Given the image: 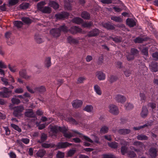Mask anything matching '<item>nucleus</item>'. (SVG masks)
I'll return each mask as SVG.
<instances>
[{
  "label": "nucleus",
  "instance_id": "obj_30",
  "mask_svg": "<svg viewBox=\"0 0 158 158\" xmlns=\"http://www.w3.org/2000/svg\"><path fill=\"white\" fill-rule=\"evenodd\" d=\"M103 26L109 30H113L114 29L115 27L113 25L108 23H104L102 24Z\"/></svg>",
  "mask_w": 158,
  "mask_h": 158
},
{
  "label": "nucleus",
  "instance_id": "obj_42",
  "mask_svg": "<svg viewBox=\"0 0 158 158\" xmlns=\"http://www.w3.org/2000/svg\"><path fill=\"white\" fill-rule=\"evenodd\" d=\"M29 4L28 3H24L20 4V9H25L28 8Z\"/></svg>",
  "mask_w": 158,
  "mask_h": 158
},
{
  "label": "nucleus",
  "instance_id": "obj_52",
  "mask_svg": "<svg viewBox=\"0 0 158 158\" xmlns=\"http://www.w3.org/2000/svg\"><path fill=\"white\" fill-rule=\"evenodd\" d=\"M150 124L149 123H147L142 126H141L138 127H134L133 128H143L145 127L148 128L150 126Z\"/></svg>",
  "mask_w": 158,
  "mask_h": 158
},
{
  "label": "nucleus",
  "instance_id": "obj_60",
  "mask_svg": "<svg viewBox=\"0 0 158 158\" xmlns=\"http://www.w3.org/2000/svg\"><path fill=\"white\" fill-rule=\"evenodd\" d=\"M1 80L3 82V84L5 85H9V82H8V80L2 77L1 78Z\"/></svg>",
  "mask_w": 158,
  "mask_h": 158
},
{
  "label": "nucleus",
  "instance_id": "obj_19",
  "mask_svg": "<svg viewBox=\"0 0 158 158\" xmlns=\"http://www.w3.org/2000/svg\"><path fill=\"white\" fill-rule=\"evenodd\" d=\"M65 120L70 123L73 124L77 125L79 124V123H80V122H79V120H78L77 122L71 116L66 118H65Z\"/></svg>",
  "mask_w": 158,
  "mask_h": 158
},
{
  "label": "nucleus",
  "instance_id": "obj_48",
  "mask_svg": "<svg viewBox=\"0 0 158 158\" xmlns=\"http://www.w3.org/2000/svg\"><path fill=\"white\" fill-rule=\"evenodd\" d=\"M126 109L127 110H130L133 108V105L130 103H127L125 105Z\"/></svg>",
  "mask_w": 158,
  "mask_h": 158
},
{
  "label": "nucleus",
  "instance_id": "obj_15",
  "mask_svg": "<svg viewBox=\"0 0 158 158\" xmlns=\"http://www.w3.org/2000/svg\"><path fill=\"white\" fill-rule=\"evenodd\" d=\"M148 106V107L151 108L153 112H155L156 110H158V107L157 106L156 103L155 102L149 103Z\"/></svg>",
  "mask_w": 158,
  "mask_h": 158
},
{
  "label": "nucleus",
  "instance_id": "obj_50",
  "mask_svg": "<svg viewBox=\"0 0 158 158\" xmlns=\"http://www.w3.org/2000/svg\"><path fill=\"white\" fill-rule=\"evenodd\" d=\"M123 73L126 77H128L131 74V71L129 69H126L123 71Z\"/></svg>",
  "mask_w": 158,
  "mask_h": 158
},
{
  "label": "nucleus",
  "instance_id": "obj_24",
  "mask_svg": "<svg viewBox=\"0 0 158 158\" xmlns=\"http://www.w3.org/2000/svg\"><path fill=\"white\" fill-rule=\"evenodd\" d=\"M81 16L84 19H89L90 18L89 13L86 11L82 12L81 14Z\"/></svg>",
  "mask_w": 158,
  "mask_h": 158
},
{
  "label": "nucleus",
  "instance_id": "obj_34",
  "mask_svg": "<svg viewBox=\"0 0 158 158\" xmlns=\"http://www.w3.org/2000/svg\"><path fill=\"white\" fill-rule=\"evenodd\" d=\"M25 115L29 117H33L34 116L32 110L31 109L29 110L25 113Z\"/></svg>",
  "mask_w": 158,
  "mask_h": 158
},
{
  "label": "nucleus",
  "instance_id": "obj_56",
  "mask_svg": "<svg viewBox=\"0 0 158 158\" xmlns=\"http://www.w3.org/2000/svg\"><path fill=\"white\" fill-rule=\"evenodd\" d=\"M47 138V135L44 133H43L41 135V142H44Z\"/></svg>",
  "mask_w": 158,
  "mask_h": 158
},
{
  "label": "nucleus",
  "instance_id": "obj_49",
  "mask_svg": "<svg viewBox=\"0 0 158 158\" xmlns=\"http://www.w3.org/2000/svg\"><path fill=\"white\" fill-rule=\"evenodd\" d=\"M103 56L102 55H101L98 58V59L97 61V64H100L103 63L104 60Z\"/></svg>",
  "mask_w": 158,
  "mask_h": 158
},
{
  "label": "nucleus",
  "instance_id": "obj_17",
  "mask_svg": "<svg viewBox=\"0 0 158 158\" xmlns=\"http://www.w3.org/2000/svg\"><path fill=\"white\" fill-rule=\"evenodd\" d=\"M126 23L130 27H133L136 25L135 20L131 18H128L126 19Z\"/></svg>",
  "mask_w": 158,
  "mask_h": 158
},
{
  "label": "nucleus",
  "instance_id": "obj_58",
  "mask_svg": "<svg viewBox=\"0 0 158 158\" xmlns=\"http://www.w3.org/2000/svg\"><path fill=\"white\" fill-rule=\"evenodd\" d=\"M141 52L143 55L147 56L148 54V48H144L142 50Z\"/></svg>",
  "mask_w": 158,
  "mask_h": 158
},
{
  "label": "nucleus",
  "instance_id": "obj_12",
  "mask_svg": "<svg viewBox=\"0 0 158 158\" xmlns=\"http://www.w3.org/2000/svg\"><path fill=\"white\" fill-rule=\"evenodd\" d=\"M148 113V110L146 106H143L142 107L141 112L140 114L141 116L143 118H145L147 116Z\"/></svg>",
  "mask_w": 158,
  "mask_h": 158
},
{
  "label": "nucleus",
  "instance_id": "obj_26",
  "mask_svg": "<svg viewBox=\"0 0 158 158\" xmlns=\"http://www.w3.org/2000/svg\"><path fill=\"white\" fill-rule=\"evenodd\" d=\"M44 64L45 67L48 68L52 64L51 62V58L50 57L46 58L44 61Z\"/></svg>",
  "mask_w": 158,
  "mask_h": 158
},
{
  "label": "nucleus",
  "instance_id": "obj_21",
  "mask_svg": "<svg viewBox=\"0 0 158 158\" xmlns=\"http://www.w3.org/2000/svg\"><path fill=\"white\" fill-rule=\"evenodd\" d=\"M67 40L68 42L70 44H76L79 43L78 40L77 39L73 38L71 36L68 37Z\"/></svg>",
  "mask_w": 158,
  "mask_h": 158
},
{
  "label": "nucleus",
  "instance_id": "obj_31",
  "mask_svg": "<svg viewBox=\"0 0 158 158\" xmlns=\"http://www.w3.org/2000/svg\"><path fill=\"white\" fill-rule=\"evenodd\" d=\"M46 151L44 149H40L36 153L37 156L41 158L42 157L46 154Z\"/></svg>",
  "mask_w": 158,
  "mask_h": 158
},
{
  "label": "nucleus",
  "instance_id": "obj_55",
  "mask_svg": "<svg viewBox=\"0 0 158 158\" xmlns=\"http://www.w3.org/2000/svg\"><path fill=\"white\" fill-rule=\"evenodd\" d=\"M139 96L140 98L141 101H144L146 99V97L144 94L143 93H140L139 94Z\"/></svg>",
  "mask_w": 158,
  "mask_h": 158
},
{
  "label": "nucleus",
  "instance_id": "obj_10",
  "mask_svg": "<svg viewBox=\"0 0 158 158\" xmlns=\"http://www.w3.org/2000/svg\"><path fill=\"white\" fill-rule=\"evenodd\" d=\"M71 145V143L67 142H60L56 145V147L57 149H60L66 148Z\"/></svg>",
  "mask_w": 158,
  "mask_h": 158
},
{
  "label": "nucleus",
  "instance_id": "obj_16",
  "mask_svg": "<svg viewBox=\"0 0 158 158\" xmlns=\"http://www.w3.org/2000/svg\"><path fill=\"white\" fill-rule=\"evenodd\" d=\"M35 41L38 44H41L44 42L43 38L38 33H36L34 36Z\"/></svg>",
  "mask_w": 158,
  "mask_h": 158
},
{
  "label": "nucleus",
  "instance_id": "obj_54",
  "mask_svg": "<svg viewBox=\"0 0 158 158\" xmlns=\"http://www.w3.org/2000/svg\"><path fill=\"white\" fill-rule=\"evenodd\" d=\"M93 24V23L91 22H86L83 23V26L84 27H89L91 26Z\"/></svg>",
  "mask_w": 158,
  "mask_h": 158
},
{
  "label": "nucleus",
  "instance_id": "obj_4",
  "mask_svg": "<svg viewBox=\"0 0 158 158\" xmlns=\"http://www.w3.org/2000/svg\"><path fill=\"white\" fill-rule=\"evenodd\" d=\"M50 35L53 37L57 38L60 35V30L58 28L52 29L50 31Z\"/></svg>",
  "mask_w": 158,
  "mask_h": 158
},
{
  "label": "nucleus",
  "instance_id": "obj_5",
  "mask_svg": "<svg viewBox=\"0 0 158 158\" xmlns=\"http://www.w3.org/2000/svg\"><path fill=\"white\" fill-rule=\"evenodd\" d=\"M114 98L117 102L121 103H124L126 100V98L124 96L120 94L115 95Z\"/></svg>",
  "mask_w": 158,
  "mask_h": 158
},
{
  "label": "nucleus",
  "instance_id": "obj_41",
  "mask_svg": "<svg viewBox=\"0 0 158 158\" xmlns=\"http://www.w3.org/2000/svg\"><path fill=\"white\" fill-rule=\"evenodd\" d=\"M131 53L134 56H137L139 54V51L135 48H132L131 50Z\"/></svg>",
  "mask_w": 158,
  "mask_h": 158
},
{
  "label": "nucleus",
  "instance_id": "obj_57",
  "mask_svg": "<svg viewBox=\"0 0 158 158\" xmlns=\"http://www.w3.org/2000/svg\"><path fill=\"white\" fill-rule=\"evenodd\" d=\"M119 131L120 133L124 131V133L123 134H125L129 133L130 132V130L129 129H120Z\"/></svg>",
  "mask_w": 158,
  "mask_h": 158
},
{
  "label": "nucleus",
  "instance_id": "obj_6",
  "mask_svg": "<svg viewBox=\"0 0 158 158\" xmlns=\"http://www.w3.org/2000/svg\"><path fill=\"white\" fill-rule=\"evenodd\" d=\"M109 112L114 115H117L118 114L119 111L117 106L114 105H111L109 106Z\"/></svg>",
  "mask_w": 158,
  "mask_h": 158
},
{
  "label": "nucleus",
  "instance_id": "obj_23",
  "mask_svg": "<svg viewBox=\"0 0 158 158\" xmlns=\"http://www.w3.org/2000/svg\"><path fill=\"white\" fill-rule=\"evenodd\" d=\"M46 90L45 87L43 86L38 87L35 88V91L40 94H42L45 92Z\"/></svg>",
  "mask_w": 158,
  "mask_h": 158
},
{
  "label": "nucleus",
  "instance_id": "obj_53",
  "mask_svg": "<svg viewBox=\"0 0 158 158\" xmlns=\"http://www.w3.org/2000/svg\"><path fill=\"white\" fill-rule=\"evenodd\" d=\"M14 27L19 29L20 28V22L18 21H15L14 22Z\"/></svg>",
  "mask_w": 158,
  "mask_h": 158
},
{
  "label": "nucleus",
  "instance_id": "obj_45",
  "mask_svg": "<svg viewBox=\"0 0 158 158\" xmlns=\"http://www.w3.org/2000/svg\"><path fill=\"white\" fill-rule=\"evenodd\" d=\"M22 21L27 24H29L31 23V20L29 18L23 17L21 18Z\"/></svg>",
  "mask_w": 158,
  "mask_h": 158
},
{
  "label": "nucleus",
  "instance_id": "obj_62",
  "mask_svg": "<svg viewBox=\"0 0 158 158\" xmlns=\"http://www.w3.org/2000/svg\"><path fill=\"white\" fill-rule=\"evenodd\" d=\"M103 158H116L115 156L113 155H104Z\"/></svg>",
  "mask_w": 158,
  "mask_h": 158
},
{
  "label": "nucleus",
  "instance_id": "obj_20",
  "mask_svg": "<svg viewBox=\"0 0 158 158\" xmlns=\"http://www.w3.org/2000/svg\"><path fill=\"white\" fill-rule=\"evenodd\" d=\"M149 154L151 158H155L157 154L156 149L153 148H151L149 150Z\"/></svg>",
  "mask_w": 158,
  "mask_h": 158
},
{
  "label": "nucleus",
  "instance_id": "obj_18",
  "mask_svg": "<svg viewBox=\"0 0 158 158\" xmlns=\"http://www.w3.org/2000/svg\"><path fill=\"white\" fill-rule=\"evenodd\" d=\"M72 34H75L77 32H80L81 31V29L79 27L76 26L72 27L69 31Z\"/></svg>",
  "mask_w": 158,
  "mask_h": 158
},
{
  "label": "nucleus",
  "instance_id": "obj_13",
  "mask_svg": "<svg viewBox=\"0 0 158 158\" xmlns=\"http://www.w3.org/2000/svg\"><path fill=\"white\" fill-rule=\"evenodd\" d=\"M96 76L99 81L104 80L106 78L105 74L101 71L96 72Z\"/></svg>",
  "mask_w": 158,
  "mask_h": 158
},
{
  "label": "nucleus",
  "instance_id": "obj_59",
  "mask_svg": "<svg viewBox=\"0 0 158 158\" xmlns=\"http://www.w3.org/2000/svg\"><path fill=\"white\" fill-rule=\"evenodd\" d=\"M75 152V150L74 149H71L70 150L68 153V156H71L73 155Z\"/></svg>",
  "mask_w": 158,
  "mask_h": 158
},
{
  "label": "nucleus",
  "instance_id": "obj_47",
  "mask_svg": "<svg viewBox=\"0 0 158 158\" xmlns=\"http://www.w3.org/2000/svg\"><path fill=\"white\" fill-rule=\"evenodd\" d=\"M126 56L127 60L129 61L133 60L134 59V56L131 53H129Z\"/></svg>",
  "mask_w": 158,
  "mask_h": 158
},
{
  "label": "nucleus",
  "instance_id": "obj_36",
  "mask_svg": "<svg viewBox=\"0 0 158 158\" xmlns=\"http://www.w3.org/2000/svg\"><path fill=\"white\" fill-rule=\"evenodd\" d=\"M111 19L117 23H120L122 21V19L119 16H113L111 17Z\"/></svg>",
  "mask_w": 158,
  "mask_h": 158
},
{
  "label": "nucleus",
  "instance_id": "obj_46",
  "mask_svg": "<svg viewBox=\"0 0 158 158\" xmlns=\"http://www.w3.org/2000/svg\"><path fill=\"white\" fill-rule=\"evenodd\" d=\"M108 145L112 148H116L118 147V144L115 142L108 143Z\"/></svg>",
  "mask_w": 158,
  "mask_h": 158
},
{
  "label": "nucleus",
  "instance_id": "obj_14",
  "mask_svg": "<svg viewBox=\"0 0 158 158\" xmlns=\"http://www.w3.org/2000/svg\"><path fill=\"white\" fill-rule=\"evenodd\" d=\"M30 94L27 92H26L23 96L20 95V101L23 103H27L28 101L27 98L30 97Z\"/></svg>",
  "mask_w": 158,
  "mask_h": 158
},
{
  "label": "nucleus",
  "instance_id": "obj_22",
  "mask_svg": "<svg viewBox=\"0 0 158 158\" xmlns=\"http://www.w3.org/2000/svg\"><path fill=\"white\" fill-rule=\"evenodd\" d=\"M20 96H14L11 99V101L12 103L14 104L18 105L20 103V100L19 98Z\"/></svg>",
  "mask_w": 158,
  "mask_h": 158
},
{
  "label": "nucleus",
  "instance_id": "obj_37",
  "mask_svg": "<svg viewBox=\"0 0 158 158\" xmlns=\"http://www.w3.org/2000/svg\"><path fill=\"white\" fill-rule=\"evenodd\" d=\"M145 38H141L140 37H138L136 38L134 40V42L135 43H142L145 40Z\"/></svg>",
  "mask_w": 158,
  "mask_h": 158
},
{
  "label": "nucleus",
  "instance_id": "obj_1",
  "mask_svg": "<svg viewBox=\"0 0 158 158\" xmlns=\"http://www.w3.org/2000/svg\"><path fill=\"white\" fill-rule=\"evenodd\" d=\"M46 4L45 1H41L37 5L38 9L44 13L49 14L51 12V9L48 6H43Z\"/></svg>",
  "mask_w": 158,
  "mask_h": 158
},
{
  "label": "nucleus",
  "instance_id": "obj_11",
  "mask_svg": "<svg viewBox=\"0 0 158 158\" xmlns=\"http://www.w3.org/2000/svg\"><path fill=\"white\" fill-rule=\"evenodd\" d=\"M100 33L99 29L95 28L89 32L88 34V36L89 37L95 36L98 35Z\"/></svg>",
  "mask_w": 158,
  "mask_h": 158
},
{
  "label": "nucleus",
  "instance_id": "obj_51",
  "mask_svg": "<svg viewBox=\"0 0 158 158\" xmlns=\"http://www.w3.org/2000/svg\"><path fill=\"white\" fill-rule=\"evenodd\" d=\"M50 130L49 131L50 135L52 136L53 135H55L57 132V129H50Z\"/></svg>",
  "mask_w": 158,
  "mask_h": 158
},
{
  "label": "nucleus",
  "instance_id": "obj_3",
  "mask_svg": "<svg viewBox=\"0 0 158 158\" xmlns=\"http://www.w3.org/2000/svg\"><path fill=\"white\" fill-rule=\"evenodd\" d=\"M2 90L0 92V96L2 98L9 97L12 93V91L9 90L8 88L5 87L2 88Z\"/></svg>",
  "mask_w": 158,
  "mask_h": 158
},
{
  "label": "nucleus",
  "instance_id": "obj_7",
  "mask_svg": "<svg viewBox=\"0 0 158 158\" xmlns=\"http://www.w3.org/2000/svg\"><path fill=\"white\" fill-rule=\"evenodd\" d=\"M69 15V13L67 12L63 11L61 13L56 14L55 15V17L57 19H61L68 17Z\"/></svg>",
  "mask_w": 158,
  "mask_h": 158
},
{
  "label": "nucleus",
  "instance_id": "obj_39",
  "mask_svg": "<svg viewBox=\"0 0 158 158\" xmlns=\"http://www.w3.org/2000/svg\"><path fill=\"white\" fill-rule=\"evenodd\" d=\"M84 110L88 112H90L93 110V107L91 105H87L84 108Z\"/></svg>",
  "mask_w": 158,
  "mask_h": 158
},
{
  "label": "nucleus",
  "instance_id": "obj_29",
  "mask_svg": "<svg viewBox=\"0 0 158 158\" xmlns=\"http://www.w3.org/2000/svg\"><path fill=\"white\" fill-rule=\"evenodd\" d=\"M109 39L112 40L113 41L116 43L121 42L122 40L121 37L118 36H116L114 37L110 36Z\"/></svg>",
  "mask_w": 158,
  "mask_h": 158
},
{
  "label": "nucleus",
  "instance_id": "obj_43",
  "mask_svg": "<svg viewBox=\"0 0 158 158\" xmlns=\"http://www.w3.org/2000/svg\"><path fill=\"white\" fill-rule=\"evenodd\" d=\"M19 2V0H9L8 3L11 6H14L17 3Z\"/></svg>",
  "mask_w": 158,
  "mask_h": 158
},
{
  "label": "nucleus",
  "instance_id": "obj_27",
  "mask_svg": "<svg viewBox=\"0 0 158 158\" xmlns=\"http://www.w3.org/2000/svg\"><path fill=\"white\" fill-rule=\"evenodd\" d=\"M94 90L96 93L99 95H101L102 92L100 87L98 85H94Z\"/></svg>",
  "mask_w": 158,
  "mask_h": 158
},
{
  "label": "nucleus",
  "instance_id": "obj_44",
  "mask_svg": "<svg viewBox=\"0 0 158 158\" xmlns=\"http://www.w3.org/2000/svg\"><path fill=\"white\" fill-rule=\"evenodd\" d=\"M137 139L139 140H146L148 139V137L144 135H139L137 136Z\"/></svg>",
  "mask_w": 158,
  "mask_h": 158
},
{
  "label": "nucleus",
  "instance_id": "obj_2",
  "mask_svg": "<svg viewBox=\"0 0 158 158\" xmlns=\"http://www.w3.org/2000/svg\"><path fill=\"white\" fill-rule=\"evenodd\" d=\"M60 131L63 132L64 134V136L66 138H70L72 137L77 136H79L80 137H81V134L80 133L75 131L72 132H70L67 131V129H59Z\"/></svg>",
  "mask_w": 158,
  "mask_h": 158
},
{
  "label": "nucleus",
  "instance_id": "obj_63",
  "mask_svg": "<svg viewBox=\"0 0 158 158\" xmlns=\"http://www.w3.org/2000/svg\"><path fill=\"white\" fill-rule=\"evenodd\" d=\"M57 156L59 158H63L64 156V154L60 152H58L57 154Z\"/></svg>",
  "mask_w": 158,
  "mask_h": 158
},
{
  "label": "nucleus",
  "instance_id": "obj_8",
  "mask_svg": "<svg viewBox=\"0 0 158 158\" xmlns=\"http://www.w3.org/2000/svg\"><path fill=\"white\" fill-rule=\"evenodd\" d=\"M150 69L152 72H156L158 71V65L156 62H152L149 65Z\"/></svg>",
  "mask_w": 158,
  "mask_h": 158
},
{
  "label": "nucleus",
  "instance_id": "obj_64",
  "mask_svg": "<svg viewBox=\"0 0 158 158\" xmlns=\"http://www.w3.org/2000/svg\"><path fill=\"white\" fill-rule=\"evenodd\" d=\"M152 56L154 60H157L158 59V52H155L153 53L152 54Z\"/></svg>",
  "mask_w": 158,
  "mask_h": 158
},
{
  "label": "nucleus",
  "instance_id": "obj_28",
  "mask_svg": "<svg viewBox=\"0 0 158 158\" xmlns=\"http://www.w3.org/2000/svg\"><path fill=\"white\" fill-rule=\"evenodd\" d=\"M42 146L45 148H48L56 147V145L53 143H43L41 144Z\"/></svg>",
  "mask_w": 158,
  "mask_h": 158
},
{
  "label": "nucleus",
  "instance_id": "obj_61",
  "mask_svg": "<svg viewBox=\"0 0 158 158\" xmlns=\"http://www.w3.org/2000/svg\"><path fill=\"white\" fill-rule=\"evenodd\" d=\"M128 156L131 158L134 157L136 156V154L133 152H129L127 153Z\"/></svg>",
  "mask_w": 158,
  "mask_h": 158
},
{
  "label": "nucleus",
  "instance_id": "obj_40",
  "mask_svg": "<svg viewBox=\"0 0 158 158\" xmlns=\"http://www.w3.org/2000/svg\"><path fill=\"white\" fill-rule=\"evenodd\" d=\"M58 28L60 30V32L61 31L64 32H66L68 31V27L65 25L61 26Z\"/></svg>",
  "mask_w": 158,
  "mask_h": 158
},
{
  "label": "nucleus",
  "instance_id": "obj_38",
  "mask_svg": "<svg viewBox=\"0 0 158 158\" xmlns=\"http://www.w3.org/2000/svg\"><path fill=\"white\" fill-rule=\"evenodd\" d=\"M118 77L117 76L110 75V77H109L108 81L111 83H112L116 81Z\"/></svg>",
  "mask_w": 158,
  "mask_h": 158
},
{
  "label": "nucleus",
  "instance_id": "obj_32",
  "mask_svg": "<svg viewBox=\"0 0 158 158\" xmlns=\"http://www.w3.org/2000/svg\"><path fill=\"white\" fill-rule=\"evenodd\" d=\"M72 21L73 23L80 24L82 23L83 20L79 17H76L72 19Z\"/></svg>",
  "mask_w": 158,
  "mask_h": 158
},
{
  "label": "nucleus",
  "instance_id": "obj_35",
  "mask_svg": "<svg viewBox=\"0 0 158 158\" xmlns=\"http://www.w3.org/2000/svg\"><path fill=\"white\" fill-rule=\"evenodd\" d=\"M13 114L16 117L18 116L20 113V107L19 106H15L14 108Z\"/></svg>",
  "mask_w": 158,
  "mask_h": 158
},
{
  "label": "nucleus",
  "instance_id": "obj_33",
  "mask_svg": "<svg viewBox=\"0 0 158 158\" xmlns=\"http://www.w3.org/2000/svg\"><path fill=\"white\" fill-rule=\"evenodd\" d=\"M49 5L55 9H57L59 7V5L56 2L53 1L50 2L49 3Z\"/></svg>",
  "mask_w": 158,
  "mask_h": 158
},
{
  "label": "nucleus",
  "instance_id": "obj_9",
  "mask_svg": "<svg viewBox=\"0 0 158 158\" xmlns=\"http://www.w3.org/2000/svg\"><path fill=\"white\" fill-rule=\"evenodd\" d=\"M83 102L80 100H75L73 101L72 105L75 108H78L81 106Z\"/></svg>",
  "mask_w": 158,
  "mask_h": 158
},
{
  "label": "nucleus",
  "instance_id": "obj_25",
  "mask_svg": "<svg viewBox=\"0 0 158 158\" xmlns=\"http://www.w3.org/2000/svg\"><path fill=\"white\" fill-rule=\"evenodd\" d=\"M20 77L27 79H29L31 76H30L27 75V74L26 70L25 69H22L21 71H20Z\"/></svg>",
  "mask_w": 158,
  "mask_h": 158
}]
</instances>
